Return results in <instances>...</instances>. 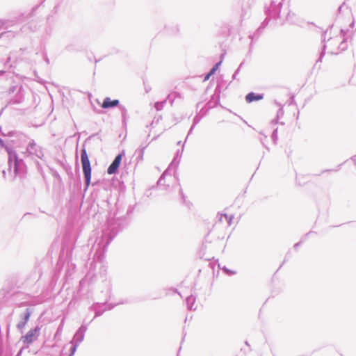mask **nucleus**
<instances>
[{
	"instance_id": "1",
	"label": "nucleus",
	"mask_w": 356,
	"mask_h": 356,
	"mask_svg": "<svg viewBox=\"0 0 356 356\" xmlns=\"http://www.w3.org/2000/svg\"><path fill=\"white\" fill-rule=\"evenodd\" d=\"M266 15L273 19L285 18L288 20L289 15V0L280 1H272L270 6L266 10Z\"/></svg>"
},
{
	"instance_id": "2",
	"label": "nucleus",
	"mask_w": 356,
	"mask_h": 356,
	"mask_svg": "<svg viewBox=\"0 0 356 356\" xmlns=\"http://www.w3.org/2000/svg\"><path fill=\"white\" fill-rule=\"evenodd\" d=\"M8 165L10 169L13 167L15 176L20 175L26 170V165L23 159L19 157L17 153L12 149H7Z\"/></svg>"
},
{
	"instance_id": "3",
	"label": "nucleus",
	"mask_w": 356,
	"mask_h": 356,
	"mask_svg": "<svg viewBox=\"0 0 356 356\" xmlns=\"http://www.w3.org/2000/svg\"><path fill=\"white\" fill-rule=\"evenodd\" d=\"M81 161L82 165L83 172L84 175V181L86 188L85 191L88 189L90 184L91 179V166L90 162L86 149L85 146L83 145L82 149H81Z\"/></svg>"
},
{
	"instance_id": "4",
	"label": "nucleus",
	"mask_w": 356,
	"mask_h": 356,
	"mask_svg": "<svg viewBox=\"0 0 356 356\" xmlns=\"http://www.w3.org/2000/svg\"><path fill=\"white\" fill-rule=\"evenodd\" d=\"M23 154L25 157H31L32 159H38L42 160L44 156L42 147L38 145L33 139L29 140Z\"/></svg>"
},
{
	"instance_id": "5",
	"label": "nucleus",
	"mask_w": 356,
	"mask_h": 356,
	"mask_svg": "<svg viewBox=\"0 0 356 356\" xmlns=\"http://www.w3.org/2000/svg\"><path fill=\"white\" fill-rule=\"evenodd\" d=\"M40 330V328L39 326H36L35 328L31 329L25 336L22 337V341L24 343H26L27 345L32 343L39 335Z\"/></svg>"
},
{
	"instance_id": "6",
	"label": "nucleus",
	"mask_w": 356,
	"mask_h": 356,
	"mask_svg": "<svg viewBox=\"0 0 356 356\" xmlns=\"http://www.w3.org/2000/svg\"><path fill=\"white\" fill-rule=\"evenodd\" d=\"M2 135L10 138H14L12 140L13 142H26L29 138L26 134L16 130L9 131L7 133H2Z\"/></svg>"
},
{
	"instance_id": "7",
	"label": "nucleus",
	"mask_w": 356,
	"mask_h": 356,
	"mask_svg": "<svg viewBox=\"0 0 356 356\" xmlns=\"http://www.w3.org/2000/svg\"><path fill=\"white\" fill-rule=\"evenodd\" d=\"M327 33V31H325L324 33L323 34V49H322V51L320 54V56L318 58V59L317 60L316 62H321L322 60V58L325 55V49L328 47V46H334V44H337L339 41L338 39L337 38H330L327 42H325V35Z\"/></svg>"
},
{
	"instance_id": "8",
	"label": "nucleus",
	"mask_w": 356,
	"mask_h": 356,
	"mask_svg": "<svg viewBox=\"0 0 356 356\" xmlns=\"http://www.w3.org/2000/svg\"><path fill=\"white\" fill-rule=\"evenodd\" d=\"M112 308L113 307H106V303L100 304L97 302L91 305L89 309L95 312V315L94 318H96L102 315L105 311Z\"/></svg>"
},
{
	"instance_id": "9",
	"label": "nucleus",
	"mask_w": 356,
	"mask_h": 356,
	"mask_svg": "<svg viewBox=\"0 0 356 356\" xmlns=\"http://www.w3.org/2000/svg\"><path fill=\"white\" fill-rule=\"evenodd\" d=\"M122 158V154H119L115 157L114 160L112 161L107 169V173L108 175H113L116 173L120 165Z\"/></svg>"
},
{
	"instance_id": "10",
	"label": "nucleus",
	"mask_w": 356,
	"mask_h": 356,
	"mask_svg": "<svg viewBox=\"0 0 356 356\" xmlns=\"http://www.w3.org/2000/svg\"><path fill=\"white\" fill-rule=\"evenodd\" d=\"M115 234H108L106 233H104L99 240V241L97 243L96 245L98 246V248H102V251L104 252L106 247L110 244V243L112 241L113 238H114Z\"/></svg>"
},
{
	"instance_id": "11",
	"label": "nucleus",
	"mask_w": 356,
	"mask_h": 356,
	"mask_svg": "<svg viewBox=\"0 0 356 356\" xmlns=\"http://www.w3.org/2000/svg\"><path fill=\"white\" fill-rule=\"evenodd\" d=\"M87 329L88 327L86 325H82L76 332L72 341H74V343H78L79 345V343H81L84 339L85 332H86Z\"/></svg>"
},
{
	"instance_id": "12",
	"label": "nucleus",
	"mask_w": 356,
	"mask_h": 356,
	"mask_svg": "<svg viewBox=\"0 0 356 356\" xmlns=\"http://www.w3.org/2000/svg\"><path fill=\"white\" fill-rule=\"evenodd\" d=\"M120 106V101L118 99H111L110 97H105L101 105V107L104 109L113 108Z\"/></svg>"
},
{
	"instance_id": "13",
	"label": "nucleus",
	"mask_w": 356,
	"mask_h": 356,
	"mask_svg": "<svg viewBox=\"0 0 356 356\" xmlns=\"http://www.w3.org/2000/svg\"><path fill=\"white\" fill-rule=\"evenodd\" d=\"M31 314V313L30 309H26L24 313L22 315V321H19L18 323V324L17 325V327L19 330H22V329H23L25 327L26 324L27 323V322L29 320Z\"/></svg>"
},
{
	"instance_id": "14",
	"label": "nucleus",
	"mask_w": 356,
	"mask_h": 356,
	"mask_svg": "<svg viewBox=\"0 0 356 356\" xmlns=\"http://www.w3.org/2000/svg\"><path fill=\"white\" fill-rule=\"evenodd\" d=\"M264 98L263 94H256L253 92H249L245 96V100L248 103H251L254 101H259Z\"/></svg>"
},
{
	"instance_id": "15",
	"label": "nucleus",
	"mask_w": 356,
	"mask_h": 356,
	"mask_svg": "<svg viewBox=\"0 0 356 356\" xmlns=\"http://www.w3.org/2000/svg\"><path fill=\"white\" fill-rule=\"evenodd\" d=\"M186 305H187V308L190 310H192V309H195V308H193V305L195 304V297L193 296H189L186 298Z\"/></svg>"
},
{
	"instance_id": "16",
	"label": "nucleus",
	"mask_w": 356,
	"mask_h": 356,
	"mask_svg": "<svg viewBox=\"0 0 356 356\" xmlns=\"http://www.w3.org/2000/svg\"><path fill=\"white\" fill-rule=\"evenodd\" d=\"M145 148L146 146L140 147L138 149H137L136 152L138 154L136 158L137 163H139L143 160V156Z\"/></svg>"
},
{
	"instance_id": "17",
	"label": "nucleus",
	"mask_w": 356,
	"mask_h": 356,
	"mask_svg": "<svg viewBox=\"0 0 356 356\" xmlns=\"http://www.w3.org/2000/svg\"><path fill=\"white\" fill-rule=\"evenodd\" d=\"M119 108L121 111L122 118V122L126 123V120L128 118V111L127 108L124 106H119Z\"/></svg>"
},
{
	"instance_id": "18",
	"label": "nucleus",
	"mask_w": 356,
	"mask_h": 356,
	"mask_svg": "<svg viewBox=\"0 0 356 356\" xmlns=\"http://www.w3.org/2000/svg\"><path fill=\"white\" fill-rule=\"evenodd\" d=\"M167 99L162 102H157L154 104V108L156 111H161L163 109L164 104L166 103Z\"/></svg>"
},
{
	"instance_id": "19",
	"label": "nucleus",
	"mask_w": 356,
	"mask_h": 356,
	"mask_svg": "<svg viewBox=\"0 0 356 356\" xmlns=\"http://www.w3.org/2000/svg\"><path fill=\"white\" fill-rule=\"evenodd\" d=\"M70 343H72V346H71L70 350V355H69V356H73L74 355V353H76V349H77V347L79 346V344L74 343V341H71Z\"/></svg>"
},
{
	"instance_id": "20",
	"label": "nucleus",
	"mask_w": 356,
	"mask_h": 356,
	"mask_svg": "<svg viewBox=\"0 0 356 356\" xmlns=\"http://www.w3.org/2000/svg\"><path fill=\"white\" fill-rule=\"evenodd\" d=\"M222 63V60L219 61L218 63H216L213 67L210 70V74H213L218 69L219 66Z\"/></svg>"
},
{
	"instance_id": "21",
	"label": "nucleus",
	"mask_w": 356,
	"mask_h": 356,
	"mask_svg": "<svg viewBox=\"0 0 356 356\" xmlns=\"http://www.w3.org/2000/svg\"><path fill=\"white\" fill-rule=\"evenodd\" d=\"M165 172L161 176V177L159 178V179L157 181V184L159 186H161V185H163L164 184V181H165Z\"/></svg>"
},
{
	"instance_id": "22",
	"label": "nucleus",
	"mask_w": 356,
	"mask_h": 356,
	"mask_svg": "<svg viewBox=\"0 0 356 356\" xmlns=\"http://www.w3.org/2000/svg\"><path fill=\"white\" fill-rule=\"evenodd\" d=\"M179 159V156L175 155L173 160L172 161L171 163H170V165L172 166V165H175V166H177L179 163H177V161Z\"/></svg>"
},
{
	"instance_id": "23",
	"label": "nucleus",
	"mask_w": 356,
	"mask_h": 356,
	"mask_svg": "<svg viewBox=\"0 0 356 356\" xmlns=\"http://www.w3.org/2000/svg\"><path fill=\"white\" fill-rule=\"evenodd\" d=\"M272 139L273 140L274 143H275L277 138V129H275L273 133H272Z\"/></svg>"
},
{
	"instance_id": "24",
	"label": "nucleus",
	"mask_w": 356,
	"mask_h": 356,
	"mask_svg": "<svg viewBox=\"0 0 356 356\" xmlns=\"http://www.w3.org/2000/svg\"><path fill=\"white\" fill-rule=\"evenodd\" d=\"M184 147V145H183V146H182V149L181 151L180 150H177V153L175 154V155L179 156V159L177 161V163H179L180 160H181Z\"/></svg>"
},
{
	"instance_id": "25",
	"label": "nucleus",
	"mask_w": 356,
	"mask_h": 356,
	"mask_svg": "<svg viewBox=\"0 0 356 356\" xmlns=\"http://www.w3.org/2000/svg\"><path fill=\"white\" fill-rule=\"evenodd\" d=\"M222 270L226 273L227 275H234L235 272L227 268L225 266L222 268Z\"/></svg>"
},
{
	"instance_id": "26",
	"label": "nucleus",
	"mask_w": 356,
	"mask_h": 356,
	"mask_svg": "<svg viewBox=\"0 0 356 356\" xmlns=\"http://www.w3.org/2000/svg\"><path fill=\"white\" fill-rule=\"evenodd\" d=\"M62 329H63V325H60L59 327H58L57 329V331L55 334V337H57L58 334H60L62 332Z\"/></svg>"
},
{
	"instance_id": "27",
	"label": "nucleus",
	"mask_w": 356,
	"mask_h": 356,
	"mask_svg": "<svg viewBox=\"0 0 356 356\" xmlns=\"http://www.w3.org/2000/svg\"><path fill=\"white\" fill-rule=\"evenodd\" d=\"M223 216L226 218V220L228 222V224L230 225L233 217L232 216H228L227 214H224Z\"/></svg>"
},
{
	"instance_id": "28",
	"label": "nucleus",
	"mask_w": 356,
	"mask_h": 356,
	"mask_svg": "<svg viewBox=\"0 0 356 356\" xmlns=\"http://www.w3.org/2000/svg\"><path fill=\"white\" fill-rule=\"evenodd\" d=\"M199 121H200V118H198V116H197V115H196V116L194 118V119H193V125L195 126V124H196L197 123H198V122H199Z\"/></svg>"
},
{
	"instance_id": "29",
	"label": "nucleus",
	"mask_w": 356,
	"mask_h": 356,
	"mask_svg": "<svg viewBox=\"0 0 356 356\" xmlns=\"http://www.w3.org/2000/svg\"><path fill=\"white\" fill-rule=\"evenodd\" d=\"M339 48H341L342 50H344L346 49V44L344 43V42H341L340 43V45L339 47Z\"/></svg>"
},
{
	"instance_id": "30",
	"label": "nucleus",
	"mask_w": 356,
	"mask_h": 356,
	"mask_svg": "<svg viewBox=\"0 0 356 356\" xmlns=\"http://www.w3.org/2000/svg\"><path fill=\"white\" fill-rule=\"evenodd\" d=\"M212 74H210V72L209 73H207L204 78V81H207L209 79L210 76H211Z\"/></svg>"
},
{
	"instance_id": "31",
	"label": "nucleus",
	"mask_w": 356,
	"mask_h": 356,
	"mask_svg": "<svg viewBox=\"0 0 356 356\" xmlns=\"http://www.w3.org/2000/svg\"><path fill=\"white\" fill-rule=\"evenodd\" d=\"M145 90L146 93H148L151 90V87H149V86L145 85Z\"/></svg>"
},
{
	"instance_id": "32",
	"label": "nucleus",
	"mask_w": 356,
	"mask_h": 356,
	"mask_svg": "<svg viewBox=\"0 0 356 356\" xmlns=\"http://www.w3.org/2000/svg\"><path fill=\"white\" fill-rule=\"evenodd\" d=\"M243 63H244V62H242V63L240 64L239 67H238V69L235 71V72H234V73H236V74H237L239 72L240 69H241V67H242V65H243Z\"/></svg>"
},
{
	"instance_id": "33",
	"label": "nucleus",
	"mask_w": 356,
	"mask_h": 356,
	"mask_svg": "<svg viewBox=\"0 0 356 356\" xmlns=\"http://www.w3.org/2000/svg\"><path fill=\"white\" fill-rule=\"evenodd\" d=\"M0 22H1V24L2 25L5 26V28H6V29H7V28H8V25H6V22H6V20H1V21H0Z\"/></svg>"
},
{
	"instance_id": "34",
	"label": "nucleus",
	"mask_w": 356,
	"mask_h": 356,
	"mask_svg": "<svg viewBox=\"0 0 356 356\" xmlns=\"http://www.w3.org/2000/svg\"><path fill=\"white\" fill-rule=\"evenodd\" d=\"M330 54H337L338 52H335L334 50L332 49H330L329 51H328Z\"/></svg>"
},
{
	"instance_id": "35",
	"label": "nucleus",
	"mask_w": 356,
	"mask_h": 356,
	"mask_svg": "<svg viewBox=\"0 0 356 356\" xmlns=\"http://www.w3.org/2000/svg\"><path fill=\"white\" fill-rule=\"evenodd\" d=\"M301 242H298L294 245V248L296 249L300 245Z\"/></svg>"
},
{
	"instance_id": "36",
	"label": "nucleus",
	"mask_w": 356,
	"mask_h": 356,
	"mask_svg": "<svg viewBox=\"0 0 356 356\" xmlns=\"http://www.w3.org/2000/svg\"><path fill=\"white\" fill-rule=\"evenodd\" d=\"M194 127H195L194 125H192V127H191V129L188 131V134H190L191 132H193V129Z\"/></svg>"
},
{
	"instance_id": "37",
	"label": "nucleus",
	"mask_w": 356,
	"mask_h": 356,
	"mask_svg": "<svg viewBox=\"0 0 356 356\" xmlns=\"http://www.w3.org/2000/svg\"><path fill=\"white\" fill-rule=\"evenodd\" d=\"M180 193H181V195H182V197L184 198V195H183L182 189H180Z\"/></svg>"
},
{
	"instance_id": "38",
	"label": "nucleus",
	"mask_w": 356,
	"mask_h": 356,
	"mask_svg": "<svg viewBox=\"0 0 356 356\" xmlns=\"http://www.w3.org/2000/svg\"><path fill=\"white\" fill-rule=\"evenodd\" d=\"M268 18H271L270 16H267L266 19H265L264 22H263V24H265V22L268 19Z\"/></svg>"
},
{
	"instance_id": "39",
	"label": "nucleus",
	"mask_w": 356,
	"mask_h": 356,
	"mask_svg": "<svg viewBox=\"0 0 356 356\" xmlns=\"http://www.w3.org/2000/svg\"><path fill=\"white\" fill-rule=\"evenodd\" d=\"M236 77V73H234L233 74V79H235Z\"/></svg>"
},
{
	"instance_id": "40",
	"label": "nucleus",
	"mask_w": 356,
	"mask_h": 356,
	"mask_svg": "<svg viewBox=\"0 0 356 356\" xmlns=\"http://www.w3.org/2000/svg\"><path fill=\"white\" fill-rule=\"evenodd\" d=\"M22 351V349H21V350H20V351H19V353L17 354V356H19V355H21Z\"/></svg>"
},
{
	"instance_id": "41",
	"label": "nucleus",
	"mask_w": 356,
	"mask_h": 356,
	"mask_svg": "<svg viewBox=\"0 0 356 356\" xmlns=\"http://www.w3.org/2000/svg\"><path fill=\"white\" fill-rule=\"evenodd\" d=\"M2 173H3V176H5V175H6V171H5V170H3Z\"/></svg>"
},
{
	"instance_id": "42",
	"label": "nucleus",
	"mask_w": 356,
	"mask_h": 356,
	"mask_svg": "<svg viewBox=\"0 0 356 356\" xmlns=\"http://www.w3.org/2000/svg\"><path fill=\"white\" fill-rule=\"evenodd\" d=\"M3 141L0 138V144H2Z\"/></svg>"
},
{
	"instance_id": "43",
	"label": "nucleus",
	"mask_w": 356,
	"mask_h": 356,
	"mask_svg": "<svg viewBox=\"0 0 356 356\" xmlns=\"http://www.w3.org/2000/svg\"><path fill=\"white\" fill-rule=\"evenodd\" d=\"M170 104H171V105H172V104H173V100L170 101Z\"/></svg>"
},
{
	"instance_id": "44",
	"label": "nucleus",
	"mask_w": 356,
	"mask_h": 356,
	"mask_svg": "<svg viewBox=\"0 0 356 356\" xmlns=\"http://www.w3.org/2000/svg\"><path fill=\"white\" fill-rule=\"evenodd\" d=\"M180 144H181V141H179V142L177 143V145H180Z\"/></svg>"
}]
</instances>
